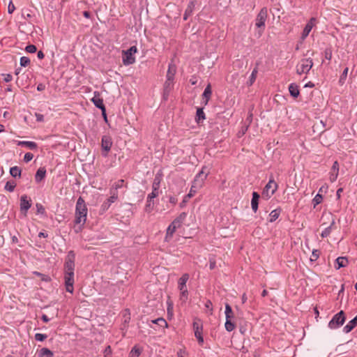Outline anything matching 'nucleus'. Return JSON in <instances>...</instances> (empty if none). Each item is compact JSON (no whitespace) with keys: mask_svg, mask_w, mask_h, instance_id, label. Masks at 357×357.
<instances>
[{"mask_svg":"<svg viewBox=\"0 0 357 357\" xmlns=\"http://www.w3.org/2000/svg\"><path fill=\"white\" fill-rule=\"evenodd\" d=\"M87 213L88 208L85 201L82 197H79L76 203L75 223L84 225L86 220Z\"/></svg>","mask_w":357,"mask_h":357,"instance_id":"nucleus-1","label":"nucleus"},{"mask_svg":"<svg viewBox=\"0 0 357 357\" xmlns=\"http://www.w3.org/2000/svg\"><path fill=\"white\" fill-rule=\"evenodd\" d=\"M313 66V60L311 57L301 59L296 66V73L299 75L307 74Z\"/></svg>","mask_w":357,"mask_h":357,"instance_id":"nucleus-2","label":"nucleus"},{"mask_svg":"<svg viewBox=\"0 0 357 357\" xmlns=\"http://www.w3.org/2000/svg\"><path fill=\"white\" fill-rule=\"evenodd\" d=\"M137 52V48L135 45L130 47L127 50L122 52V61L125 66L133 64L135 62V54Z\"/></svg>","mask_w":357,"mask_h":357,"instance_id":"nucleus-3","label":"nucleus"},{"mask_svg":"<svg viewBox=\"0 0 357 357\" xmlns=\"http://www.w3.org/2000/svg\"><path fill=\"white\" fill-rule=\"evenodd\" d=\"M268 17V10L267 8H262L256 17L255 26L259 28L260 30L259 31V35L261 36L263 33L265 28V22Z\"/></svg>","mask_w":357,"mask_h":357,"instance_id":"nucleus-4","label":"nucleus"},{"mask_svg":"<svg viewBox=\"0 0 357 357\" xmlns=\"http://www.w3.org/2000/svg\"><path fill=\"white\" fill-rule=\"evenodd\" d=\"M206 168V166L202 167L201 171L195 176V178L192 183L193 188L199 190L204 186L205 181L206 180L208 175V172H205Z\"/></svg>","mask_w":357,"mask_h":357,"instance_id":"nucleus-5","label":"nucleus"},{"mask_svg":"<svg viewBox=\"0 0 357 357\" xmlns=\"http://www.w3.org/2000/svg\"><path fill=\"white\" fill-rule=\"evenodd\" d=\"M189 279V275L184 273L178 280V287L181 293V299L185 301L188 298V291L186 287V282Z\"/></svg>","mask_w":357,"mask_h":357,"instance_id":"nucleus-6","label":"nucleus"},{"mask_svg":"<svg viewBox=\"0 0 357 357\" xmlns=\"http://www.w3.org/2000/svg\"><path fill=\"white\" fill-rule=\"evenodd\" d=\"M345 314L344 311L341 310L333 316L328 323V327L331 329H336L342 326L345 321Z\"/></svg>","mask_w":357,"mask_h":357,"instance_id":"nucleus-7","label":"nucleus"},{"mask_svg":"<svg viewBox=\"0 0 357 357\" xmlns=\"http://www.w3.org/2000/svg\"><path fill=\"white\" fill-rule=\"evenodd\" d=\"M277 189L278 184L273 179H270L263 190L262 197L268 199L275 192Z\"/></svg>","mask_w":357,"mask_h":357,"instance_id":"nucleus-8","label":"nucleus"},{"mask_svg":"<svg viewBox=\"0 0 357 357\" xmlns=\"http://www.w3.org/2000/svg\"><path fill=\"white\" fill-rule=\"evenodd\" d=\"M195 336L197 339L198 343L202 345L204 343V338L202 336L203 325L202 321L199 319H195L192 324Z\"/></svg>","mask_w":357,"mask_h":357,"instance_id":"nucleus-9","label":"nucleus"},{"mask_svg":"<svg viewBox=\"0 0 357 357\" xmlns=\"http://www.w3.org/2000/svg\"><path fill=\"white\" fill-rule=\"evenodd\" d=\"M75 254L74 251L70 250L68 252L64 263V272H74L75 271Z\"/></svg>","mask_w":357,"mask_h":357,"instance_id":"nucleus-10","label":"nucleus"},{"mask_svg":"<svg viewBox=\"0 0 357 357\" xmlns=\"http://www.w3.org/2000/svg\"><path fill=\"white\" fill-rule=\"evenodd\" d=\"M113 142L112 137L109 135H103L101 139V148L102 151V155L107 157L108 153L110 151Z\"/></svg>","mask_w":357,"mask_h":357,"instance_id":"nucleus-11","label":"nucleus"},{"mask_svg":"<svg viewBox=\"0 0 357 357\" xmlns=\"http://www.w3.org/2000/svg\"><path fill=\"white\" fill-rule=\"evenodd\" d=\"M64 280L66 289L68 292L73 293V284H74V272H64Z\"/></svg>","mask_w":357,"mask_h":357,"instance_id":"nucleus-12","label":"nucleus"},{"mask_svg":"<svg viewBox=\"0 0 357 357\" xmlns=\"http://www.w3.org/2000/svg\"><path fill=\"white\" fill-rule=\"evenodd\" d=\"M161 182V178L160 176L156 175L153 179L152 184V192L149 194V199H153L159 195V188Z\"/></svg>","mask_w":357,"mask_h":357,"instance_id":"nucleus-13","label":"nucleus"},{"mask_svg":"<svg viewBox=\"0 0 357 357\" xmlns=\"http://www.w3.org/2000/svg\"><path fill=\"white\" fill-rule=\"evenodd\" d=\"M174 86V80L166 79L163 84L162 89V99L167 100L171 91L173 90Z\"/></svg>","mask_w":357,"mask_h":357,"instance_id":"nucleus-14","label":"nucleus"},{"mask_svg":"<svg viewBox=\"0 0 357 357\" xmlns=\"http://www.w3.org/2000/svg\"><path fill=\"white\" fill-rule=\"evenodd\" d=\"M119 199V196H116L114 195H110L109 197L107 198L100 206V213L103 214L105 213L110 207L112 204L116 202Z\"/></svg>","mask_w":357,"mask_h":357,"instance_id":"nucleus-15","label":"nucleus"},{"mask_svg":"<svg viewBox=\"0 0 357 357\" xmlns=\"http://www.w3.org/2000/svg\"><path fill=\"white\" fill-rule=\"evenodd\" d=\"M125 187L127 188V183L125 180L119 179L117 181L114 182L111 188H109V195H114L116 196H119L118 190Z\"/></svg>","mask_w":357,"mask_h":357,"instance_id":"nucleus-16","label":"nucleus"},{"mask_svg":"<svg viewBox=\"0 0 357 357\" xmlns=\"http://www.w3.org/2000/svg\"><path fill=\"white\" fill-rule=\"evenodd\" d=\"M31 199L26 195H24L20 197V209L22 211H24L26 213L27 211L31 208Z\"/></svg>","mask_w":357,"mask_h":357,"instance_id":"nucleus-17","label":"nucleus"},{"mask_svg":"<svg viewBox=\"0 0 357 357\" xmlns=\"http://www.w3.org/2000/svg\"><path fill=\"white\" fill-rule=\"evenodd\" d=\"M339 169H340V165H339L338 162L336 160L333 162V165L331 169L330 176H329V180L331 182L333 183L337 180L338 174H339Z\"/></svg>","mask_w":357,"mask_h":357,"instance_id":"nucleus-18","label":"nucleus"},{"mask_svg":"<svg viewBox=\"0 0 357 357\" xmlns=\"http://www.w3.org/2000/svg\"><path fill=\"white\" fill-rule=\"evenodd\" d=\"M94 97L91 98V102L94 104V105L100 109L102 112H105V106L103 103V100L100 97V94L98 92H95Z\"/></svg>","mask_w":357,"mask_h":357,"instance_id":"nucleus-19","label":"nucleus"},{"mask_svg":"<svg viewBox=\"0 0 357 357\" xmlns=\"http://www.w3.org/2000/svg\"><path fill=\"white\" fill-rule=\"evenodd\" d=\"M315 22H316V18L314 17H312L309 22L307 23V24L305 25L303 31V33H302V36H301V38L303 40H304L305 38L307 37V36L309 35L310 32L311 31V30L312 29L313 26H314L315 24Z\"/></svg>","mask_w":357,"mask_h":357,"instance_id":"nucleus-20","label":"nucleus"},{"mask_svg":"<svg viewBox=\"0 0 357 357\" xmlns=\"http://www.w3.org/2000/svg\"><path fill=\"white\" fill-rule=\"evenodd\" d=\"M187 217V213L182 212L178 217H176L171 223L176 229L180 228Z\"/></svg>","mask_w":357,"mask_h":357,"instance_id":"nucleus-21","label":"nucleus"},{"mask_svg":"<svg viewBox=\"0 0 357 357\" xmlns=\"http://www.w3.org/2000/svg\"><path fill=\"white\" fill-rule=\"evenodd\" d=\"M176 72V66L173 63H169L168 66V70L166 75V79L174 80V77Z\"/></svg>","mask_w":357,"mask_h":357,"instance_id":"nucleus-22","label":"nucleus"},{"mask_svg":"<svg viewBox=\"0 0 357 357\" xmlns=\"http://www.w3.org/2000/svg\"><path fill=\"white\" fill-rule=\"evenodd\" d=\"M252 197L251 200V206L252 209L254 212H257L258 210V205H259V195L257 192H252Z\"/></svg>","mask_w":357,"mask_h":357,"instance_id":"nucleus-23","label":"nucleus"},{"mask_svg":"<svg viewBox=\"0 0 357 357\" xmlns=\"http://www.w3.org/2000/svg\"><path fill=\"white\" fill-rule=\"evenodd\" d=\"M17 145L26 147L31 150H36L38 148V144L35 142L31 141H19Z\"/></svg>","mask_w":357,"mask_h":357,"instance_id":"nucleus-24","label":"nucleus"},{"mask_svg":"<svg viewBox=\"0 0 357 357\" xmlns=\"http://www.w3.org/2000/svg\"><path fill=\"white\" fill-rule=\"evenodd\" d=\"M46 176V169L45 167H40L35 175V181L36 183H40L43 181Z\"/></svg>","mask_w":357,"mask_h":357,"instance_id":"nucleus-25","label":"nucleus"},{"mask_svg":"<svg viewBox=\"0 0 357 357\" xmlns=\"http://www.w3.org/2000/svg\"><path fill=\"white\" fill-rule=\"evenodd\" d=\"M212 95L211 86L208 84L202 94L203 99H204V105H207Z\"/></svg>","mask_w":357,"mask_h":357,"instance_id":"nucleus-26","label":"nucleus"},{"mask_svg":"<svg viewBox=\"0 0 357 357\" xmlns=\"http://www.w3.org/2000/svg\"><path fill=\"white\" fill-rule=\"evenodd\" d=\"M177 229L175 228L172 225H169L166 231V235L165 237V241L166 242H169L172 238L173 237L174 234L176 231Z\"/></svg>","mask_w":357,"mask_h":357,"instance_id":"nucleus-27","label":"nucleus"},{"mask_svg":"<svg viewBox=\"0 0 357 357\" xmlns=\"http://www.w3.org/2000/svg\"><path fill=\"white\" fill-rule=\"evenodd\" d=\"M357 325V316L351 320L343 328L344 333H348L351 331Z\"/></svg>","mask_w":357,"mask_h":357,"instance_id":"nucleus-28","label":"nucleus"},{"mask_svg":"<svg viewBox=\"0 0 357 357\" xmlns=\"http://www.w3.org/2000/svg\"><path fill=\"white\" fill-rule=\"evenodd\" d=\"M289 91L290 95L294 98H297L300 94L298 86L294 83H291L289 84Z\"/></svg>","mask_w":357,"mask_h":357,"instance_id":"nucleus-29","label":"nucleus"},{"mask_svg":"<svg viewBox=\"0 0 357 357\" xmlns=\"http://www.w3.org/2000/svg\"><path fill=\"white\" fill-rule=\"evenodd\" d=\"M38 357H53V352L47 348H42L37 351Z\"/></svg>","mask_w":357,"mask_h":357,"instance_id":"nucleus-30","label":"nucleus"},{"mask_svg":"<svg viewBox=\"0 0 357 357\" xmlns=\"http://www.w3.org/2000/svg\"><path fill=\"white\" fill-rule=\"evenodd\" d=\"M335 261H336V264L337 265L336 268H337V269L342 268V267H346L349 264L348 259L344 257H339L336 259Z\"/></svg>","mask_w":357,"mask_h":357,"instance_id":"nucleus-31","label":"nucleus"},{"mask_svg":"<svg viewBox=\"0 0 357 357\" xmlns=\"http://www.w3.org/2000/svg\"><path fill=\"white\" fill-rule=\"evenodd\" d=\"M281 213V208H278L272 211L269 214V222H273L275 221L280 216Z\"/></svg>","mask_w":357,"mask_h":357,"instance_id":"nucleus-32","label":"nucleus"},{"mask_svg":"<svg viewBox=\"0 0 357 357\" xmlns=\"http://www.w3.org/2000/svg\"><path fill=\"white\" fill-rule=\"evenodd\" d=\"M195 7V4L192 1L190 2L187 8L185 10V13L183 15V20H187L188 17L192 15L193 12V9Z\"/></svg>","mask_w":357,"mask_h":357,"instance_id":"nucleus-33","label":"nucleus"},{"mask_svg":"<svg viewBox=\"0 0 357 357\" xmlns=\"http://www.w3.org/2000/svg\"><path fill=\"white\" fill-rule=\"evenodd\" d=\"M22 169L17 166L12 167L10 169V174L14 178H20Z\"/></svg>","mask_w":357,"mask_h":357,"instance_id":"nucleus-34","label":"nucleus"},{"mask_svg":"<svg viewBox=\"0 0 357 357\" xmlns=\"http://www.w3.org/2000/svg\"><path fill=\"white\" fill-rule=\"evenodd\" d=\"M334 226H335V222H334V221H333V222H331V224L330 225V226H328V227L325 228V229L322 231V232H321V236L322 238H326V237H328V236L331 234V231H332V229H333V227Z\"/></svg>","mask_w":357,"mask_h":357,"instance_id":"nucleus-35","label":"nucleus"},{"mask_svg":"<svg viewBox=\"0 0 357 357\" xmlns=\"http://www.w3.org/2000/svg\"><path fill=\"white\" fill-rule=\"evenodd\" d=\"M153 208H154L153 199H150L149 200V195H148L147 196V199H146V204L145 207H144V211L146 213H149L153 211Z\"/></svg>","mask_w":357,"mask_h":357,"instance_id":"nucleus-36","label":"nucleus"},{"mask_svg":"<svg viewBox=\"0 0 357 357\" xmlns=\"http://www.w3.org/2000/svg\"><path fill=\"white\" fill-rule=\"evenodd\" d=\"M225 316L226 319H232L234 317L231 307L228 304H225Z\"/></svg>","mask_w":357,"mask_h":357,"instance_id":"nucleus-37","label":"nucleus"},{"mask_svg":"<svg viewBox=\"0 0 357 357\" xmlns=\"http://www.w3.org/2000/svg\"><path fill=\"white\" fill-rule=\"evenodd\" d=\"M257 73H258V68H257V67H255L251 73V75L249 78V81L248 82V86H252L254 84V82L256 80Z\"/></svg>","mask_w":357,"mask_h":357,"instance_id":"nucleus-38","label":"nucleus"},{"mask_svg":"<svg viewBox=\"0 0 357 357\" xmlns=\"http://www.w3.org/2000/svg\"><path fill=\"white\" fill-rule=\"evenodd\" d=\"M206 119L203 108H198L196 113V121L199 123Z\"/></svg>","mask_w":357,"mask_h":357,"instance_id":"nucleus-39","label":"nucleus"},{"mask_svg":"<svg viewBox=\"0 0 357 357\" xmlns=\"http://www.w3.org/2000/svg\"><path fill=\"white\" fill-rule=\"evenodd\" d=\"M151 322L161 327L167 328L168 326L166 320L163 318H158L156 319L152 320Z\"/></svg>","mask_w":357,"mask_h":357,"instance_id":"nucleus-40","label":"nucleus"},{"mask_svg":"<svg viewBox=\"0 0 357 357\" xmlns=\"http://www.w3.org/2000/svg\"><path fill=\"white\" fill-rule=\"evenodd\" d=\"M225 326V329L228 332H231V331H234L236 328V325L234 322L231 321V319H226Z\"/></svg>","mask_w":357,"mask_h":357,"instance_id":"nucleus-41","label":"nucleus"},{"mask_svg":"<svg viewBox=\"0 0 357 357\" xmlns=\"http://www.w3.org/2000/svg\"><path fill=\"white\" fill-rule=\"evenodd\" d=\"M141 352V349L138 347L135 346L130 352V357H139Z\"/></svg>","mask_w":357,"mask_h":357,"instance_id":"nucleus-42","label":"nucleus"},{"mask_svg":"<svg viewBox=\"0 0 357 357\" xmlns=\"http://www.w3.org/2000/svg\"><path fill=\"white\" fill-rule=\"evenodd\" d=\"M348 70H349V68H345L344 70H343L342 75H340V77L339 79V84L340 85H343L345 83V80L347 79V74H348Z\"/></svg>","mask_w":357,"mask_h":357,"instance_id":"nucleus-43","label":"nucleus"},{"mask_svg":"<svg viewBox=\"0 0 357 357\" xmlns=\"http://www.w3.org/2000/svg\"><path fill=\"white\" fill-rule=\"evenodd\" d=\"M16 186V183L13 181H7L5 185V190H6L8 192H13L15 190V188Z\"/></svg>","mask_w":357,"mask_h":357,"instance_id":"nucleus-44","label":"nucleus"},{"mask_svg":"<svg viewBox=\"0 0 357 357\" xmlns=\"http://www.w3.org/2000/svg\"><path fill=\"white\" fill-rule=\"evenodd\" d=\"M323 201V196L318 193L312 199V204L314 205V208L316 207L317 205L321 204Z\"/></svg>","mask_w":357,"mask_h":357,"instance_id":"nucleus-45","label":"nucleus"},{"mask_svg":"<svg viewBox=\"0 0 357 357\" xmlns=\"http://www.w3.org/2000/svg\"><path fill=\"white\" fill-rule=\"evenodd\" d=\"M320 251L319 250H314L312 252V255L310 257L311 261H315L319 257Z\"/></svg>","mask_w":357,"mask_h":357,"instance_id":"nucleus-46","label":"nucleus"},{"mask_svg":"<svg viewBox=\"0 0 357 357\" xmlns=\"http://www.w3.org/2000/svg\"><path fill=\"white\" fill-rule=\"evenodd\" d=\"M30 64V59L26 56H22L20 58V65L23 67H26Z\"/></svg>","mask_w":357,"mask_h":357,"instance_id":"nucleus-47","label":"nucleus"},{"mask_svg":"<svg viewBox=\"0 0 357 357\" xmlns=\"http://www.w3.org/2000/svg\"><path fill=\"white\" fill-rule=\"evenodd\" d=\"M47 338V335L46 334L42 333H36L35 335V340L37 341L43 342Z\"/></svg>","mask_w":357,"mask_h":357,"instance_id":"nucleus-48","label":"nucleus"},{"mask_svg":"<svg viewBox=\"0 0 357 357\" xmlns=\"http://www.w3.org/2000/svg\"><path fill=\"white\" fill-rule=\"evenodd\" d=\"M324 57L326 59L331 61L332 59V50L331 48H326L324 51Z\"/></svg>","mask_w":357,"mask_h":357,"instance_id":"nucleus-49","label":"nucleus"},{"mask_svg":"<svg viewBox=\"0 0 357 357\" xmlns=\"http://www.w3.org/2000/svg\"><path fill=\"white\" fill-rule=\"evenodd\" d=\"M25 50L29 53H35L37 48L34 45H29L26 47Z\"/></svg>","mask_w":357,"mask_h":357,"instance_id":"nucleus-50","label":"nucleus"},{"mask_svg":"<svg viewBox=\"0 0 357 357\" xmlns=\"http://www.w3.org/2000/svg\"><path fill=\"white\" fill-rule=\"evenodd\" d=\"M37 213L40 214L45 213V208L41 204H36Z\"/></svg>","mask_w":357,"mask_h":357,"instance_id":"nucleus-51","label":"nucleus"},{"mask_svg":"<svg viewBox=\"0 0 357 357\" xmlns=\"http://www.w3.org/2000/svg\"><path fill=\"white\" fill-rule=\"evenodd\" d=\"M33 158V155L31 153H25L24 156V161L25 162H29V161H31Z\"/></svg>","mask_w":357,"mask_h":357,"instance_id":"nucleus-52","label":"nucleus"},{"mask_svg":"<svg viewBox=\"0 0 357 357\" xmlns=\"http://www.w3.org/2000/svg\"><path fill=\"white\" fill-rule=\"evenodd\" d=\"M197 190H198V189H197L195 188H193L192 185H191L190 192L187 195V197H189V198L192 197L193 196L195 195V194L197 193Z\"/></svg>","mask_w":357,"mask_h":357,"instance_id":"nucleus-53","label":"nucleus"},{"mask_svg":"<svg viewBox=\"0 0 357 357\" xmlns=\"http://www.w3.org/2000/svg\"><path fill=\"white\" fill-rule=\"evenodd\" d=\"M112 349L110 346H107L104 351V357H111Z\"/></svg>","mask_w":357,"mask_h":357,"instance_id":"nucleus-54","label":"nucleus"},{"mask_svg":"<svg viewBox=\"0 0 357 357\" xmlns=\"http://www.w3.org/2000/svg\"><path fill=\"white\" fill-rule=\"evenodd\" d=\"M1 76L6 82H10L13 79V76L10 74H2Z\"/></svg>","mask_w":357,"mask_h":357,"instance_id":"nucleus-55","label":"nucleus"},{"mask_svg":"<svg viewBox=\"0 0 357 357\" xmlns=\"http://www.w3.org/2000/svg\"><path fill=\"white\" fill-rule=\"evenodd\" d=\"M205 307L208 309L210 310V314H213V308H212V302L210 301V300H208L206 301V302L205 303Z\"/></svg>","mask_w":357,"mask_h":357,"instance_id":"nucleus-56","label":"nucleus"},{"mask_svg":"<svg viewBox=\"0 0 357 357\" xmlns=\"http://www.w3.org/2000/svg\"><path fill=\"white\" fill-rule=\"evenodd\" d=\"M216 266V261L215 260V259L213 257V258H210L209 259V268L211 270H213L215 268Z\"/></svg>","mask_w":357,"mask_h":357,"instance_id":"nucleus-57","label":"nucleus"},{"mask_svg":"<svg viewBox=\"0 0 357 357\" xmlns=\"http://www.w3.org/2000/svg\"><path fill=\"white\" fill-rule=\"evenodd\" d=\"M15 10V5L13 3L12 1H10L9 4H8V12L9 14H12L14 10Z\"/></svg>","mask_w":357,"mask_h":357,"instance_id":"nucleus-58","label":"nucleus"},{"mask_svg":"<svg viewBox=\"0 0 357 357\" xmlns=\"http://www.w3.org/2000/svg\"><path fill=\"white\" fill-rule=\"evenodd\" d=\"M35 116L38 122L44 121V116L40 113H35Z\"/></svg>","mask_w":357,"mask_h":357,"instance_id":"nucleus-59","label":"nucleus"},{"mask_svg":"<svg viewBox=\"0 0 357 357\" xmlns=\"http://www.w3.org/2000/svg\"><path fill=\"white\" fill-rule=\"evenodd\" d=\"M186 355H188V353L185 350L181 349L177 351V357H185Z\"/></svg>","mask_w":357,"mask_h":357,"instance_id":"nucleus-60","label":"nucleus"},{"mask_svg":"<svg viewBox=\"0 0 357 357\" xmlns=\"http://www.w3.org/2000/svg\"><path fill=\"white\" fill-rule=\"evenodd\" d=\"M34 274H36V275H38V276H41L43 280L48 281L50 280L49 277H47L39 272H34Z\"/></svg>","mask_w":357,"mask_h":357,"instance_id":"nucleus-61","label":"nucleus"},{"mask_svg":"<svg viewBox=\"0 0 357 357\" xmlns=\"http://www.w3.org/2000/svg\"><path fill=\"white\" fill-rule=\"evenodd\" d=\"M45 88H46L45 85L43 83H40L37 86V90L38 91H43L45 89Z\"/></svg>","mask_w":357,"mask_h":357,"instance_id":"nucleus-62","label":"nucleus"},{"mask_svg":"<svg viewBox=\"0 0 357 357\" xmlns=\"http://www.w3.org/2000/svg\"><path fill=\"white\" fill-rule=\"evenodd\" d=\"M342 192H343V188H340L337 189V190L336 192L337 199H338V200L340 199L341 194Z\"/></svg>","mask_w":357,"mask_h":357,"instance_id":"nucleus-63","label":"nucleus"},{"mask_svg":"<svg viewBox=\"0 0 357 357\" xmlns=\"http://www.w3.org/2000/svg\"><path fill=\"white\" fill-rule=\"evenodd\" d=\"M177 198L176 197L172 196L169 197V202L173 205H175L177 203Z\"/></svg>","mask_w":357,"mask_h":357,"instance_id":"nucleus-64","label":"nucleus"}]
</instances>
